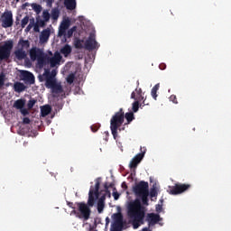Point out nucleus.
<instances>
[{
	"label": "nucleus",
	"instance_id": "1",
	"mask_svg": "<svg viewBox=\"0 0 231 231\" xmlns=\"http://www.w3.org/2000/svg\"><path fill=\"white\" fill-rule=\"evenodd\" d=\"M145 212L146 209L142 205L140 199H135L128 203L127 216L134 230L140 228L141 225H144Z\"/></svg>",
	"mask_w": 231,
	"mask_h": 231
},
{
	"label": "nucleus",
	"instance_id": "2",
	"mask_svg": "<svg viewBox=\"0 0 231 231\" xmlns=\"http://www.w3.org/2000/svg\"><path fill=\"white\" fill-rule=\"evenodd\" d=\"M125 120V113L124 108H120L118 112H116L110 120V129L112 135L114 136V140H116L118 137V128L122 127Z\"/></svg>",
	"mask_w": 231,
	"mask_h": 231
},
{
	"label": "nucleus",
	"instance_id": "3",
	"mask_svg": "<svg viewBox=\"0 0 231 231\" xmlns=\"http://www.w3.org/2000/svg\"><path fill=\"white\" fill-rule=\"evenodd\" d=\"M30 57L32 60H37V66L40 69H42L44 66L49 64L50 56H48V54H44V52L41 51V49H31Z\"/></svg>",
	"mask_w": 231,
	"mask_h": 231
},
{
	"label": "nucleus",
	"instance_id": "4",
	"mask_svg": "<svg viewBox=\"0 0 231 231\" xmlns=\"http://www.w3.org/2000/svg\"><path fill=\"white\" fill-rule=\"evenodd\" d=\"M30 48V41L21 38L17 44L14 55L18 60H23L26 57V51Z\"/></svg>",
	"mask_w": 231,
	"mask_h": 231
},
{
	"label": "nucleus",
	"instance_id": "5",
	"mask_svg": "<svg viewBox=\"0 0 231 231\" xmlns=\"http://www.w3.org/2000/svg\"><path fill=\"white\" fill-rule=\"evenodd\" d=\"M40 82H45V88L51 89V87L57 82L55 75L51 74L50 69H45L44 73L38 77Z\"/></svg>",
	"mask_w": 231,
	"mask_h": 231
},
{
	"label": "nucleus",
	"instance_id": "6",
	"mask_svg": "<svg viewBox=\"0 0 231 231\" xmlns=\"http://www.w3.org/2000/svg\"><path fill=\"white\" fill-rule=\"evenodd\" d=\"M12 50H14V41L9 40L0 46V61L8 60L10 55H12Z\"/></svg>",
	"mask_w": 231,
	"mask_h": 231
},
{
	"label": "nucleus",
	"instance_id": "7",
	"mask_svg": "<svg viewBox=\"0 0 231 231\" xmlns=\"http://www.w3.org/2000/svg\"><path fill=\"white\" fill-rule=\"evenodd\" d=\"M191 187L192 185L190 184L176 183L174 186L170 187L169 194L178 196L183 194V192H187Z\"/></svg>",
	"mask_w": 231,
	"mask_h": 231
},
{
	"label": "nucleus",
	"instance_id": "8",
	"mask_svg": "<svg viewBox=\"0 0 231 231\" xmlns=\"http://www.w3.org/2000/svg\"><path fill=\"white\" fill-rule=\"evenodd\" d=\"M133 192L136 198H138V196L147 194L149 192V182L141 180L133 187Z\"/></svg>",
	"mask_w": 231,
	"mask_h": 231
},
{
	"label": "nucleus",
	"instance_id": "9",
	"mask_svg": "<svg viewBox=\"0 0 231 231\" xmlns=\"http://www.w3.org/2000/svg\"><path fill=\"white\" fill-rule=\"evenodd\" d=\"M77 207L80 214L79 217H82L85 221H88L91 216V208H89V206L84 202H78Z\"/></svg>",
	"mask_w": 231,
	"mask_h": 231
},
{
	"label": "nucleus",
	"instance_id": "10",
	"mask_svg": "<svg viewBox=\"0 0 231 231\" xmlns=\"http://www.w3.org/2000/svg\"><path fill=\"white\" fill-rule=\"evenodd\" d=\"M100 181L97 180L95 184V189H91L88 192V206L93 207L95 205V196L97 199L100 196Z\"/></svg>",
	"mask_w": 231,
	"mask_h": 231
},
{
	"label": "nucleus",
	"instance_id": "11",
	"mask_svg": "<svg viewBox=\"0 0 231 231\" xmlns=\"http://www.w3.org/2000/svg\"><path fill=\"white\" fill-rule=\"evenodd\" d=\"M0 23H2V28H12L14 26V14H12V12L4 13L0 18Z\"/></svg>",
	"mask_w": 231,
	"mask_h": 231
},
{
	"label": "nucleus",
	"instance_id": "12",
	"mask_svg": "<svg viewBox=\"0 0 231 231\" xmlns=\"http://www.w3.org/2000/svg\"><path fill=\"white\" fill-rule=\"evenodd\" d=\"M100 45L96 40L95 32H90L88 39L85 42V50L88 51H93V50H98Z\"/></svg>",
	"mask_w": 231,
	"mask_h": 231
},
{
	"label": "nucleus",
	"instance_id": "13",
	"mask_svg": "<svg viewBox=\"0 0 231 231\" xmlns=\"http://www.w3.org/2000/svg\"><path fill=\"white\" fill-rule=\"evenodd\" d=\"M140 151L141 152L136 154L130 162V164H129L130 169H136V167H138V164L142 162V160H143V157L145 156V152H147V149L145 147H141Z\"/></svg>",
	"mask_w": 231,
	"mask_h": 231
},
{
	"label": "nucleus",
	"instance_id": "14",
	"mask_svg": "<svg viewBox=\"0 0 231 231\" xmlns=\"http://www.w3.org/2000/svg\"><path fill=\"white\" fill-rule=\"evenodd\" d=\"M160 215L155 213H148L146 221L148 222L149 226H154L159 221H161Z\"/></svg>",
	"mask_w": 231,
	"mask_h": 231
},
{
	"label": "nucleus",
	"instance_id": "15",
	"mask_svg": "<svg viewBox=\"0 0 231 231\" xmlns=\"http://www.w3.org/2000/svg\"><path fill=\"white\" fill-rule=\"evenodd\" d=\"M61 60L62 55H60V52L59 51H56L53 57H49V64H51V68H55L57 64H60Z\"/></svg>",
	"mask_w": 231,
	"mask_h": 231
},
{
	"label": "nucleus",
	"instance_id": "16",
	"mask_svg": "<svg viewBox=\"0 0 231 231\" xmlns=\"http://www.w3.org/2000/svg\"><path fill=\"white\" fill-rule=\"evenodd\" d=\"M22 80L28 82V84H35V76L30 71L23 70L22 72Z\"/></svg>",
	"mask_w": 231,
	"mask_h": 231
},
{
	"label": "nucleus",
	"instance_id": "17",
	"mask_svg": "<svg viewBox=\"0 0 231 231\" xmlns=\"http://www.w3.org/2000/svg\"><path fill=\"white\" fill-rule=\"evenodd\" d=\"M50 35H51V31L50 29H44L40 34L41 44H46L50 40Z\"/></svg>",
	"mask_w": 231,
	"mask_h": 231
},
{
	"label": "nucleus",
	"instance_id": "18",
	"mask_svg": "<svg viewBox=\"0 0 231 231\" xmlns=\"http://www.w3.org/2000/svg\"><path fill=\"white\" fill-rule=\"evenodd\" d=\"M105 207H106V195H102L97 200L98 214H102V212H104Z\"/></svg>",
	"mask_w": 231,
	"mask_h": 231
},
{
	"label": "nucleus",
	"instance_id": "19",
	"mask_svg": "<svg viewBox=\"0 0 231 231\" xmlns=\"http://www.w3.org/2000/svg\"><path fill=\"white\" fill-rule=\"evenodd\" d=\"M131 98L134 100H143V97H142V88H136L135 91H133L131 94Z\"/></svg>",
	"mask_w": 231,
	"mask_h": 231
},
{
	"label": "nucleus",
	"instance_id": "20",
	"mask_svg": "<svg viewBox=\"0 0 231 231\" xmlns=\"http://www.w3.org/2000/svg\"><path fill=\"white\" fill-rule=\"evenodd\" d=\"M51 89L52 93H55V95H60L61 93H64V88H62V85H60V83L56 82Z\"/></svg>",
	"mask_w": 231,
	"mask_h": 231
},
{
	"label": "nucleus",
	"instance_id": "21",
	"mask_svg": "<svg viewBox=\"0 0 231 231\" xmlns=\"http://www.w3.org/2000/svg\"><path fill=\"white\" fill-rule=\"evenodd\" d=\"M143 106H145V101H143V104H140V100L135 99V101L132 104L133 113H138L140 107H143Z\"/></svg>",
	"mask_w": 231,
	"mask_h": 231
},
{
	"label": "nucleus",
	"instance_id": "22",
	"mask_svg": "<svg viewBox=\"0 0 231 231\" xmlns=\"http://www.w3.org/2000/svg\"><path fill=\"white\" fill-rule=\"evenodd\" d=\"M14 89L15 93H23L26 89V87L23 83L17 81L14 84Z\"/></svg>",
	"mask_w": 231,
	"mask_h": 231
},
{
	"label": "nucleus",
	"instance_id": "23",
	"mask_svg": "<svg viewBox=\"0 0 231 231\" xmlns=\"http://www.w3.org/2000/svg\"><path fill=\"white\" fill-rule=\"evenodd\" d=\"M64 5L67 10H75L77 8V0H65Z\"/></svg>",
	"mask_w": 231,
	"mask_h": 231
},
{
	"label": "nucleus",
	"instance_id": "24",
	"mask_svg": "<svg viewBox=\"0 0 231 231\" xmlns=\"http://www.w3.org/2000/svg\"><path fill=\"white\" fill-rule=\"evenodd\" d=\"M109 187H113V184L109 185L107 182H105L104 184L105 189L101 190L99 194H101V196H105V197L108 196L109 198H111V192L109 191Z\"/></svg>",
	"mask_w": 231,
	"mask_h": 231
},
{
	"label": "nucleus",
	"instance_id": "25",
	"mask_svg": "<svg viewBox=\"0 0 231 231\" xmlns=\"http://www.w3.org/2000/svg\"><path fill=\"white\" fill-rule=\"evenodd\" d=\"M24 106H26V100L24 99H18L16 101H14L13 107H14V109H23V107H24Z\"/></svg>",
	"mask_w": 231,
	"mask_h": 231
},
{
	"label": "nucleus",
	"instance_id": "26",
	"mask_svg": "<svg viewBox=\"0 0 231 231\" xmlns=\"http://www.w3.org/2000/svg\"><path fill=\"white\" fill-rule=\"evenodd\" d=\"M60 52L64 55V57H68L71 53V46L66 44L60 50Z\"/></svg>",
	"mask_w": 231,
	"mask_h": 231
},
{
	"label": "nucleus",
	"instance_id": "27",
	"mask_svg": "<svg viewBox=\"0 0 231 231\" xmlns=\"http://www.w3.org/2000/svg\"><path fill=\"white\" fill-rule=\"evenodd\" d=\"M42 116H48L51 113V106L50 105L43 106L41 108Z\"/></svg>",
	"mask_w": 231,
	"mask_h": 231
},
{
	"label": "nucleus",
	"instance_id": "28",
	"mask_svg": "<svg viewBox=\"0 0 231 231\" xmlns=\"http://www.w3.org/2000/svg\"><path fill=\"white\" fill-rule=\"evenodd\" d=\"M137 198H141L143 205L149 207V191L143 195H139Z\"/></svg>",
	"mask_w": 231,
	"mask_h": 231
},
{
	"label": "nucleus",
	"instance_id": "29",
	"mask_svg": "<svg viewBox=\"0 0 231 231\" xmlns=\"http://www.w3.org/2000/svg\"><path fill=\"white\" fill-rule=\"evenodd\" d=\"M74 46L76 50H82L84 47V40H80L79 38H76L74 40Z\"/></svg>",
	"mask_w": 231,
	"mask_h": 231
},
{
	"label": "nucleus",
	"instance_id": "30",
	"mask_svg": "<svg viewBox=\"0 0 231 231\" xmlns=\"http://www.w3.org/2000/svg\"><path fill=\"white\" fill-rule=\"evenodd\" d=\"M158 89H160V83H157L152 88V92L151 95L152 97V98H154V100H156V98H158Z\"/></svg>",
	"mask_w": 231,
	"mask_h": 231
},
{
	"label": "nucleus",
	"instance_id": "31",
	"mask_svg": "<svg viewBox=\"0 0 231 231\" xmlns=\"http://www.w3.org/2000/svg\"><path fill=\"white\" fill-rule=\"evenodd\" d=\"M125 118L127 120L128 124H131L134 120V113L127 112L125 114Z\"/></svg>",
	"mask_w": 231,
	"mask_h": 231
},
{
	"label": "nucleus",
	"instance_id": "32",
	"mask_svg": "<svg viewBox=\"0 0 231 231\" xmlns=\"http://www.w3.org/2000/svg\"><path fill=\"white\" fill-rule=\"evenodd\" d=\"M75 32H77V26H73L72 28H70L67 32L65 37H67V39H71V37H73V33H75Z\"/></svg>",
	"mask_w": 231,
	"mask_h": 231
},
{
	"label": "nucleus",
	"instance_id": "33",
	"mask_svg": "<svg viewBox=\"0 0 231 231\" xmlns=\"http://www.w3.org/2000/svg\"><path fill=\"white\" fill-rule=\"evenodd\" d=\"M36 24L40 27V28H44L46 26V22L45 20H42L41 18H36Z\"/></svg>",
	"mask_w": 231,
	"mask_h": 231
},
{
	"label": "nucleus",
	"instance_id": "34",
	"mask_svg": "<svg viewBox=\"0 0 231 231\" xmlns=\"http://www.w3.org/2000/svg\"><path fill=\"white\" fill-rule=\"evenodd\" d=\"M28 23H30V17H29L28 15H26V16L22 20V23H21L22 28H25V27H26V24H28Z\"/></svg>",
	"mask_w": 231,
	"mask_h": 231
},
{
	"label": "nucleus",
	"instance_id": "35",
	"mask_svg": "<svg viewBox=\"0 0 231 231\" xmlns=\"http://www.w3.org/2000/svg\"><path fill=\"white\" fill-rule=\"evenodd\" d=\"M60 28H62L63 30H68V28H69V20L63 21Z\"/></svg>",
	"mask_w": 231,
	"mask_h": 231
},
{
	"label": "nucleus",
	"instance_id": "36",
	"mask_svg": "<svg viewBox=\"0 0 231 231\" xmlns=\"http://www.w3.org/2000/svg\"><path fill=\"white\" fill-rule=\"evenodd\" d=\"M50 17H51L50 13L48 11H43L42 18L45 23H48V21H50Z\"/></svg>",
	"mask_w": 231,
	"mask_h": 231
},
{
	"label": "nucleus",
	"instance_id": "37",
	"mask_svg": "<svg viewBox=\"0 0 231 231\" xmlns=\"http://www.w3.org/2000/svg\"><path fill=\"white\" fill-rule=\"evenodd\" d=\"M36 102H37V100H35V99H30L27 103L28 109H32L33 106H35Z\"/></svg>",
	"mask_w": 231,
	"mask_h": 231
},
{
	"label": "nucleus",
	"instance_id": "38",
	"mask_svg": "<svg viewBox=\"0 0 231 231\" xmlns=\"http://www.w3.org/2000/svg\"><path fill=\"white\" fill-rule=\"evenodd\" d=\"M51 17L54 21H57V19H59V10L53 9L51 12Z\"/></svg>",
	"mask_w": 231,
	"mask_h": 231
},
{
	"label": "nucleus",
	"instance_id": "39",
	"mask_svg": "<svg viewBox=\"0 0 231 231\" xmlns=\"http://www.w3.org/2000/svg\"><path fill=\"white\" fill-rule=\"evenodd\" d=\"M74 80H75V75L74 74H70L67 77L68 84H73Z\"/></svg>",
	"mask_w": 231,
	"mask_h": 231
},
{
	"label": "nucleus",
	"instance_id": "40",
	"mask_svg": "<svg viewBox=\"0 0 231 231\" xmlns=\"http://www.w3.org/2000/svg\"><path fill=\"white\" fill-rule=\"evenodd\" d=\"M150 196L151 198H156V196H158V191L156 190V188H152L150 189Z\"/></svg>",
	"mask_w": 231,
	"mask_h": 231
},
{
	"label": "nucleus",
	"instance_id": "41",
	"mask_svg": "<svg viewBox=\"0 0 231 231\" xmlns=\"http://www.w3.org/2000/svg\"><path fill=\"white\" fill-rule=\"evenodd\" d=\"M113 196H114V199L116 201L118 200L120 198V193H118V191H116V188H114Z\"/></svg>",
	"mask_w": 231,
	"mask_h": 231
},
{
	"label": "nucleus",
	"instance_id": "42",
	"mask_svg": "<svg viewBox=\"0 0 231 231\" xmlns=\"http://www.w3.org/2000/svg\"><path fill=\"white\" fill-rule=\"evenodd\" d=\"M5 73H1L0 74V88H3V86H5Z\"/></svg>",
	"mask_w": 231,
	"mask_h": 231
},
{
	"label": "nucleus",
	"instance_id": "43",
	"mask_svg": "<svg viewBox=\"0 0 231 231\" xmlns=\"http://www.w3.org/2000/svg\"><path fill=\"white\" fill-rule=\"evenodd\" d=\"M66 30L67 29H62V27H60V30H59V37H62V35H64L66 37Z\"/></svg>",
	"mask_w": 231,
	"mask_h": 231
},
{
	"label": "nucleus",
	"instance_id": "44",
	"mask_svg": "<svg viewBox=\"0 0 231 231\" xmlns=\"http://www.w3.org/2000/svg\"><path fill=\"white\" fill-rule=\"evenodd\" d=\"M99 127L100 126L98 125H93L90 126V129H91L92 133H97V131H98Z\"/></svg>",
	"mask_w": 231,
	"mask_h": 231
},
{
	"label": "nucleus",
	"instance_id": "45",
	"mask_svg": "<svg viewBox=\"0 0 231 231\" xmlns=\"http://www.w3.org/2000/svg\"><path fill=\"white\" fill-rule=\"evenodd\" d=\"M170 100H171V102H173V104H178V98L176 97L175 95H171L170 97Z\"/></svg>",
	"mask_w": 231,
	"mask_h": 231
},
{
	"label": "nucleus",
	"instance_id": "46",
	"mask_svg": "<svg viewBox=\"0 0 231 231\" xmlns=\"http://www.w3.org/2000/svg\"><path fill=\"white\" fill-rule=\"evenodd\" d=\"M20 112L22 113V115H23V116H26V115H29L28 109L24 107L20 108Z\"/></svg>",
	"mask_w": 231,
	"mask_h": 231
},
{
	"label": "nucleus",
	"instance_id": "47",
	"mask_svg": "<svg viewBox=\"0 0 231 231\" xmlns=\"http://www.w3.org/2000/svg\"><path fill=\"white\" fill-rule=\"evenodd\" d=\"M155 210L156 212H162V210H163V207L160 204H157L156 207H155Z\"/></svg>",
	"mask_w": 231,
	"mask_h": 231
},
{
	"label": "nucleus",
	"instance_id": "48",
	"mask_svg": "<svg viewBox=\"0 0 231 231\" xmlns=\"http://www.w3.org/2000/svg\"><path fill=\"white\" fill-rule=\"evenodd\" d=\"M55 0H45V2L47 3V6H49V8H51V6L53 5Z\"/></svg>",
	"mask_w": 231,
	"mask_h": 231
},
{
	"label": "nucleus",
	"instance_id": "49",
	"mask_svg": "<svg viewBox=\"0 0 231 231\" xmlns=\"http://www.w3.org/2000/svg\"><path fill=\"white\" fill-rule=\"evenodd\" d=\"M30 122H31L30 117H24L23 120V123L26 125L30 124Z\"/></svg>",
	"mask_w": 231,
	"mask_h": 231
},
{
	"label": "nucleus",
	"instance_id": "50",
	"mask_svg": "<svg viewBox=\"0 0 231 231\" xmlns=\"http://www.w3.org/2000/svg\"><path fill=\"white\" fill-rule=\"evenodd\" d=\"M159 68H160V69H167V65L165 63H161L159 65Z\"/></svg>",
	"mask_w": 231,
	"mask_h": 231
},
{
	"label": "nucleus",
	"instance_id": "51",
	"mask_svg": "<svg viewBox=\"0 0 231 231\" xmlns=\"http://www.w3.org/2000/svg\"><path fill=\"white\" fill-rule=\"evenodd\" d=\"M40 25H37V23L34 24V32H40Z\"/></svg>",
	"mask_w": 231,
	"mask_h": 231
},
{
	"label": "nucleus",
	"instance_id": "52",
	"mask_svg": "<svg viewBox=\"0 0 231 231\" xmlns=\"http://www.w3.org/2000/svg\"><path fill=\"white\" fill-rule=\"evenodd\" d=\"M32 23H30L26 28H25V32H30L32 30Z\"/></svg>",
	"mask_w": 231,
	"mask_h": 231
},
{
	"label": "nucleus",
	"instance_id": "53",
	"mask_svg": "<svg viewBox=\"0 0 231 231\" xmlns=\"http://www.w3.org/2000/svg\"><path fill=\"white\" fill-rule=\"evenodd\" d=\"M122 189H127V184L125 182L122 183Z\"/></svg>",
	"mask_w": 231,
	"mask_h": 231
},
{
	"label": "nucleus",
	"instance_id": "54",
	"mask_svg": "<svg viewBox=\"0 0 231 231\" xmlns=\"http://www.w3.org/2000/svg\"><path fill=\"white\" fill-rule=\"evenodd\" d=\"M68 207H69L70 208H75V207H73V202H69Z\"/></svg>",
	"mask_w": 231,
	"mask_h": 231
},
{
	"label": "nucleus",
	"instance_id": "55",
	"mask_svg": "<svg viewBox=\"0 0 231 231\" xmlns=\"http://www.w3.org/2000/svg\"><path fill=\"white\" fill-rule=\"evenodd\" d=\"M51 75H54V79H55V76L57 75V71H56V70H52V71L51 72Z\"/></svg>",
	"mask_w": 231,
	"mask_h": 231
},
{
	"label": "nucleus",
	"instance_id": "56",
	"mask_svg": "<svg viewBox=\"0 0 231 231\" xmlns=\"http://www.w3.org/2000/svg\"><path fill=\"white\" fill-rule=\"evenodd\" d=\"M142 231H151V229H149V227H144L142 229Z\"/></svg>",
	"mask_w": 231,
	"mask_h": 231
},
{
	"label": "nucleus",
	"instance_id": "57",
	"mask_svg": "<svg viewBox=\"0 0 231 231\" xmlns=\"http://www.w3.org/2000/svg\"><path fill=\"white\" fill-rule=\"evenodd\" d=\"M42 10V7L41 5H38V12H41Z\"/></svg>",
	"mask_w": 231,
	"mask_h": 231
},
{
	"label": "nucleus",
	"instance_id": "58",
	"mask_svg": "<svg viewBox=\"0 0 231 231\" xmlns=\"http://www.w3.org/2000/svg\"><path fill=\"white\" fill-rule=\"evenodd\" d=\"M72 214H79V213L77 212V210H75V208H73Z\"/></svg>",
	"mask_w": 231,
	"mask_h": 231
}]
</instances>
